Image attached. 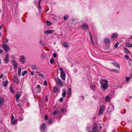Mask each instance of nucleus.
<instances>
[{
	"mask_svg": "<svg viewBox=\"0 0 132 132\" xmlns=\"http://www.w3.org/2000/svg\"><path fill=\"white\" fill-rule=\"evenodd\" d=\"M40 85H38L36 86V88L38 89H39L40 88Z\"/></svg>",
	"mask_w": 132,
	"mask_h": 132,
	"instance_id": "3c124183",
	"label": "nucleus"
},
{
	"mask_svg": "<svg viewBox=\"0 0 132 132\" xmlns=\"http://www.w3.org/2000/svg\"><path fill=\"white\" fill-rule=\"evenodd\" d=\"M3 52V50H2L0 49V54L2 53Z\"/></svg>",
	"mask_w": 132,
	"mask_h": 132,
	"instance_id": "bf43d9fd",
	"label": "nucleus"
},
{
	"mask_svg": "<svg viewBox=\"0 0 132 132\" xmlns=\"http://www.w3.org/2000/svg\"><path fill=\"white\" fill-rule=\"evenodd\" d=\"M62 68H60V71H62Z\"/></svg>",
	"mask_w": 132,
	"mask_h": 132,
	"instance_id": "338daca9",
	"label": "nucleus"
},
{
	"mask_svg": "<svg viewBox=\"0 0 132 132\" xmlns=\"http://www.w3.org/2000/svg\"><path fill=\"white\" fill-rule=\"evenodd\" d=\"M9 55L8 53H7L5 57L4 58V60L5 61V64H6L9 61Z\"/></svg>",
	"mask_w": 132,
	"mask_h": 132,
	"instance_id": "0eeeda50",
	"label": "nucleus"
},
{
	"mask_svg": "<svg viewBox=\"0 0 132 132\" xmlns=\"http://www.w3.org/2000/svg\"><path fill=\"white\" fill-rule=\"evenodd\" d=\"M62 92H63V93H62V96L63 97H65V95H66V92L65 90L64 91V90L63 89L62 90Z\"/></svg>",
	"mask_w": 132,
	"mask_h": 132,
	"instance_id": "bb28decb",
	"label": "nucleus"
},
{
	"mask_svg": "<svg viewBox=\"0 0 132 132\" xmlns=\"http://www.w3.org/2000/svg\"><path fill=\"white\" fill-rule=\"evenodd\" d=\"M3 76V75L2 74H1L0 76V78H2Z\"/></svg>",
	"mask_w": 132,
	"mask_h": 132,
	"instance_id": "4d7b16f0",
	"label": "nucleus"
},
{
	"mask_svg": "<svg viewBox=\"0 0 132 132\" xmlns=\"http://www.w3.org/2000/svg\"><path fill=\"white\" fill-rule=\"evenodd\" d=\"M127 46L129 47H132V44H131L130 43H129L127 45Z\"/></svg>",
	"mask_w": 132,
	"mask_h": 132,
	"instance_id": "a18cd8bd",
	"label": "nucleus"
},
{
	"mask_svg": "<svg viewBox=\"0 0 132 132\" xmlns=\"http://www.w3.org/2000/svg\"><path fill=\"white\" fill-rule=\"evenodd\" d=\"M129 79H130V78H129V77H126V80L127 81H128L129 80Z\"/></svg>",
	"mask_w": 132,
	"mask_h": 132,
	"instance_id": "09e8293b",
	"label": "nucleus"
},
{
	"mask_svg": "<svg viewBox=\"0 0 132 132\" xmlns=\"http://www.w3.org/2000/svg\"><path fill=\"white\" fill-rule=\"evenodd\" d=\"M4 99L2 97H0V107L3 104Z\"/></svg>",
	"mask_w": 132,
	"mask_h": 132,
	"instance_id": "dca6fc26",
	"label": "nucleus"
},
{
	"mask_svg": "<svg viewBox=\"0 0 132 132\" xmlns=\"http://www.w3.org/2000/svg\"><path fill=\"white\" fill-rule=\"evenodd\" d=\"M15 58V57L14 56H13V55H12V59H14Z\"/></svg>",
	"mask_w": 132,
	"mask_h": 132,
	"instance_id": "13d9d810",
	"label": "nucleus"
},
{
	"mask_svg": "<svg viewBox=\"0 0 132 132\" xmlns=\"http://www.w3.org/2000/svg\"><path fill=\"white\" fill-rule=\"evenodd\" d=\"M81 27L84 29H88V28L89 26L87 24H83L81 25Z\"/></svg>",
	"mask_w": 132,
	"mask_h": 132,
	"instance_id": "9b49d317",
	"label": "nucleus"
},
{
	"mask_svg": "<svg viewBox=\"0 0 132 132\" xmlns=\"http://www.w3.org/2000/svg\"><path fill=\"white\" fill-rule=\"evenodd\" d=\"M59 88L57 87H55L54 88L53 91L54 93H57L58 92L59 90Z\"/></svg>",
	"mask_w": 132,
	"mask_h": 132,
	"instance_id": "6ab92c4d",
	"label": "nucleus"
},
{
	"mask_svg": "<svg viewBox=\"0 0 132 132\" xmlns=\"http://www.w3.org/2000/svg\"><path fill=\"white\" fill-rule=\"evenodd\" d=\"M8 41V39L7 38L6 39V41L5 42V43H7V42Z\"/></svg>",
	"mask_w": 132,
	"mask_h": 132,
	"instance_id": "052dcab7",
	"label": "nucleus"
},
{
	"mask_svg": "<svg viewBox=\"0 0 132 132\" xmlns=\"http://www.w3.org/2000/svg\"><path fill=\"white\" fill-rule=\"evenodd\" d=\"M54 61V59H53L52 58L50 60V62L51 64H53Z\"/></svg>",
	"mask_w": 132,
	"mask_h": 132,
	"instance_id": "79ce46f5",
	"label": "nucleus"
},
{
	"mask_svg": "<svg viewBox=\"0 0 132 132\" xmlns=\"http://www.w3.org/2000/svg\"><path fill=\"white\" fill-rule=\"evenodd\" d=\"M3 85L5 87H6L7 85L8 84V81L6 80L3 83Z\"/></svg>",
	"mask_w": 132,
	"mask_h": 132,
	"instance_id": "5701e85b",
	"label": "nucleus"
},
{
	"mask_svg": "<svg viewBox=\"0 0 132 132\" xmlns=\"http://www.w3.org/2000/svg\"><path fill=\"white\" fill-rule=\"evenodd\" d=\"M11 120H13L14 119V116L13 114H12L11 117Z\"/></svg>",
	"mask_w": 132,
	"mask_h": 132,
	"instance_id": "a19ab883",
	"label": "nucleus"
},
{
	"mask_svg": "<svg viewBox=\"0 0 132 132\" xmlns=\"http://www.w3.org/2000/svg\"><path fill=\"white\" fill-rule=\"evenodd\" d=\"M3 27V26L1 25L0 26V29H1Z\"/></svg>",
	"mask_w": 132,
	"mask_h": 132,
	"instance_id": "69168bd1",
	"label": "nucleus"
},
{
	"mask_svg": "<svg viewBox=\"0 0 132 132\" xmlns=\"http://www.w3.org/2000/svg\"><path fill=\"white\" fill-rule=\"evenodd\" d=\"M61 111L62 112V113L63 114H64L65 112V109L64 108H63L61 110Z\"/></svg>",
	"mask_w": 132,
	"mask_h": 132,
	"instance_id": "4c0bfd02",
	"label": "nucleus"
},
{
	"mask_svg": "<svg viewBox=\"0 0 132 132\" xmlns=\"http://www.w3.org/2000/svg\"><path fill=\"white\" fill-rule=\"evenodd\" d=\"M63 98L62 97H61L59 100V101L60 102H62L63 101Z\"/></svg>",
	"mask_w": 132,
	"mask_h": 132,
	"instance_id": "37998d69",
	"label": "nucleus"
},
{
	"mask_svg": "<svg viewBox=\"0 0 132 132\" xmlns=\"http://www.w3.org/2000/svg\"><path fill=\"white\" fill-rule=\"evenodd\" d=\"M12 85H11L10 86V91L11 93H13L14 92V91L13 89L12 88Z\"/></svg>",
	"mask_w": 132,
	"mask_h": 132,
	"instance_id": "c85d7f7f",
	"label": "nucleus"
},
{
	"mask_svg": "<svg viewBox=\"0 0 132 132\" xmlns=\"http://www.w3.org/2000/svg\"><path fill=\"white\" fill-rule=\"evenodd\" d=\"M38 9L39 12L40 13H41V7L40 6V5H38Z\"/></svg>",
	"mask_w": 132,
	"mask_h": 132,
	"instance_id": "e433bc0d",
	"label": "nucleus"
},
{
	"mask_svg": "<svg viewBox=\"0 0 132 132\" xmlns=\"http://www.w3.org/2000/svg\"><path fill=\"white\" fill-rule=\"evenodd\" d=\"M39 43L41 45H42L43 46H44V43L42 40H40L39 42Z\"/></svg>",
	"mask_w": 132,
	"mask_h": 132,
	"instance_id": "ea45409f",
	"label": "nucleus"
},
{
	"mask_svg": "<svg viewBox=\"0 0 132 132\" xmlns=\"http://www.w3.org/2000/svg\"><path fill=\"white\" fill-rule=\"evenodd\" d=\"M90 39L91 40V42H92L93 44L94 41H93L92 40V36H91V37L90 38Z\"/></svg>",
	"mask_w": 132,
	"mask_h": 132,
	"instance_id": "603ef678",
	"label": "nucleus"
},
{
	"mask_svg": "<svg viewBox=\"0 0 132 132\" xmlns=\"http://www.w3.org/2000/svg\"><path fill=\"white\" fill-rule=\"evenodd\" d=\"M111 64L113 65L115 67L119 68L120 67V65L119 64L117 63L116 61L112 62Z\"/></svg>",
	"mask_w": 132,
	"mask_h": 132,
	"instance_id": "f8f14e48",
	"label": "nucleus"
},
{
	"mask_svg": "<svg viewBox=\"0 0 132 132\" xmlns=\"http://www.w3.org/2000/svg\"><path fill=\"white\" fill-rule=\"evenodd\" d=\"M63 18L64 20H66L68 18L66 16H64L63 17Z\"/></svg>",
	"mask_w": 132,
	"mask_h": 132,
	"instance_id": "5fc2aeb1",
	"label": "nucleus"
},
{
	"mask_svg": "<svg viewBox=\"0 0 132 132\" xmlns=\"http://www.w3.org/2000/svg\"><path fill=\"white\" fill-rule=\"evenodd\" d=\"M68 96L70 97L71 94V88H68Z\"/></svg>",
	"mask_w": 132,
	"mask_h": 132,
	"instance_id": "aec40b11",
	"label": "nucleus"
},
{
	"mask_svg": "<svg viewBox=\"0 0 132 132\" xmlns=\"http://www.w3.org/2000/svg\"><path fill=\"white\" fill-rule=\"evenodd\" d=\"M117 36V34L116 33H115L112 34L111 36V37L113 38H114Z\"/></svg>",
	"mask_w": 132,
	"mask_h": 132,
	"instance_id": "cd10ccee",
	"label": "nucleus"
},
{
	"mask_svg": "<svg viewBox=\"0 0 132 132\" xmlns=\"http://www.w3.org/2000/svg\"><path fill=\"white\" fill-rule=\"evenodd\" d=\"M52 122V120L51 119H50V120L48 121V122L50 124H51Z\"/></svg>",
	"mask_w": 132,
	"mask_h": 132,
	"instance_id": "de8ad7c7",
	"label": "nucleus"
},
{
	"mask_svg": "<svg viewBox=\"0 0 132 132\" xmlns=\"http://www.w3.org/2000/svg\"><path fill=\"white\" fill-rule=\"evenodd\" d=\"M54 32V31L53 29H50L49 30H45L44 31V33L45 34H51Z\"/></svg>",
	"mask_w": 132,
	"mask_h": 132,
	"instance_id": "1a4fd4ad",
	"label": "nucleus"
},
{
	"mask_svg": "<svg viewBox=\"0 0 132 132\" xmlns=\"http://www.w3.org/2000/svg\"><path fill=\"white\" fill-rule=\"evenodd\" d=\"M21 95L19 94H17L16 96V99L17 100L19 99Z\"/></svg>",
	"mask_w": 132,
	"mask_h": 132,
	"instance_id": "2f4dec72",
	"label": "nucleus"
},
{
	"mask_svg": "<svg viewBox=\"0 0 132 132\" xmlns=\"http://www.w3.org/2000/svg\"><path fill=\"white\" fill-rule=\"evenodd\" d=\"M40 129L42 130L43 131H44L46 128V125L45 123H43L40 126Z\"/></svg>",
	"mask_w": 132,
	"mask_h": 132,
	"instance_id": "4468645a",
	"label": "nucleus"
},
{
	"mask_svg": "<svg viewBox=\"0 0 132 132\" xmlns=\"http://www.w3.org/2000/svg\"><path fill=\"white\" fill-rule=\"evenodd\" d=\"M56 83L60 85V87H61L63 85V82L59 78H57L55 80Z\"/></svg>",
	"mask_w": 132,
	"mask_h": 132,
	"instance_id": "20e7f679",
	"label": "nucleus"
},
{
	"mask_svg": "<svg viewBox=\"0 0 132 132\" xmlns=\"http://www.w3.org/2000/svg\"><path fill=\"white\" fill-rule=\"evenodd\" d=\"M28 72L26 70L24 71L22 73V76H24L25 74H27Z\"/></svg>",
	"mask_w": 132,
	"mask_h": 132,
	"instance_id": "7c9ffc66",
	"label": "nucleus"
},
{
	"mask_svg": "<svg viewBox=\"0 0 132 132\" xmlns=\"http://www.w3.org/2000/svg\"><path fill=\"white\" fill-rule=\"evenodd\" d=\"M31 67L34 70H35L36 69V66L35 64L32 65Z\"/></svg>",
	"mask_w": 132,
	"mask_h": 132,
	"instance_id": "c756f323",
	"label": "nucleus"
},
{
	"mask_svg": "<svg viewBox=\"0 0 132 132\" xmlns=\"http://www.w3.org/2000/svg\"><path fill=\"white\" fill-rule=\"evenodd\" d=\"M96 85L95 84H93L90 85V88L93 90L94 91L96 87Z\"/></svg>",
	"mask_w": 132,
	"mask_h": 132,
	"instance_id": "2eb2a0df",
	"label": "nucleus"
},
{
	"mask_svg": "<svg viewBox=\"0 0 132 132\" xmlns=\"http://www.w3.org/2000/svg\"><path fill=\"white\" fill-rule=\"evenodd\" d=\"M104 41L106 44L109 43L110 42V39L108 38H105L104 39Z\"/></svg>",
	"mask_w": 132,
	"mask_h": 132,
	"instance_id": "a211bd4d",
	"label": "nucleus"
},
{
	"mask_svg": "<svg viewBox=\"0 0 132 132\" xmlns=\"http://www.w3.org/2000/svg\"><path fill=\"white\" fill-rule=\"evenodd\" d=\"M108 82L107 80H102L100 82L101 84V87L105 89H106L108 87Z\"/></svg>",
	"mask_w": 132,
	"mask_h": 132,
	"instance_id": "f03ea898",
	"label": "nucleus"
},
{
	"mask_svg": "<svg viewBox=\"0 0 132 132\" xmlns=\"http://www.w3.org/2000/svg\"><path fill=\"white\" fill-rule=\"evenodd\" d=\"M102 128L101 126H98L97 123L95 122L93 125L92 131V132H100Z\"/></svg>",
	"mask_w": 132,
	"mask_h": 132,
	"instance_id": "f257e3e1",
	"label": "nucleus"
},
{
	"mask_svg": "<svg viewBox=\"0 0 132 132\" xmlns=\"http://www.w3.org/2000/svg\"><path fill=\"white\" fill-rule=\"evenodd\" d=\"M21 73V68L19 67L18 68V75L19 76H20Z\"/></svg>",
	"mask_w": 132,
	"mask_h": 132,
	"instance_id": "4be33fe9",
	"label": "nucleus"
},
{
	"mask_svg": "<svg viewBox=\"0 0 132 132\" xmlns=\"http://www.w3.org/2000/svg\"><path fill=\"white\" fill-rule=\"evenodd\" d=\"M124 49L125 50L124 51L125 53H128L129 52V51L126 48H124Z\"/></svg>",
	"mask_w": 132,
	"mask_h": 132,
	"instance_id": "72a5a7b5",
	"label": "nucleus"
},
{
	"mask_svg": "<svg viewBox=\"0 0 132 132\" xmlns=\"http://www.w3.org/2000/svg\"><path fill=\"white\" fill-rule=\"evenodd\" d=\"M105 99L106 102H108L111 100V98L108 96H107L105 97Z\"/></svg>",
	"mask_w": 132,
	"mask_h": 132,
	"instance_id": "412c9836",
	"label": "nucleus"
},
{
	"mask_svg": "<svg viewBox=\"0 0 132 132\" xmlns=\"http://www.w3.org/2000/svg\"><path fill=\"white\" fill-rule=\"evenodd\" d=\"M17 121V120L16 119H15L13 121L11 122V123L12 124H14L16 123Z\"/></svg>",
	"mask_w": 132,
	"mask_h": 132,
	"instance_id": "473e14b6",
	"label": "nucleus"
},
{
	"mask_svg": "<svg viewBox=\"0 0 132 132\" xmlns=\"http://www.w3.org/2000/svg\"><path fill=\"white\" fill-rule=\"evenodd\" d=\"M125 57L129 61H131V59L128 55H126L125 56Z\"/></svg>",
	"mask_w": 132,
	"mask_h": 132,
	"instance_id": "393cba45",
	"label": "nucleus"
},
{
	"mask_svg": "<svg viewBox=\"0 0 132 132\" xmlns=\"http://www.w3.org/2000/svg\"><path fill=\"white\" fill-rule=\"evenodd\" d=\"M14 82L16 83H17L19 82L18 78L17 76L14 77L13 78Z\"/></svg>",
	"mask_w": 132,
	"mask_h": 132,
	"instance_id": "f3484780",
	"label": "nucleus"
},
{
	"mask_svg": "<svg viewBox=\"0 0 132 132\" xmlns=\"http://www.w3.org/2000/svg\"><path fill=\"white\" fill-rule=\"evenodd\" d=\"M53 56L54 57L56 58L57 57V55L56 53H54L53 54Z\"/></svg>",
	"mask_w": 132,
	"mask_h": 132,
	"instance_id": "49530a36",
	"label": "nucleus"
},
{
	"mask_svg": "<svg viewBox=\"0 0 132 132\" xmlns=\"http://www.w3.org/2000/svg\"><path fill=\"white\" fill-rule=\"evenodd\" d=\"M20 62L22 63L23 64H24L25 63V57L24 56L21 55L20 56Z\"/></svg>",
	"mask_w": 132,
	"mask_h": 132,
	"instance_id": "6e6552de",
	"label": "nucleus"
},
{
	"mask_svg": "<svg viewBox=\"0 0 132 132\" xmlns=\"http://www.w3.org/2000/svg\"><path fill=\"white\" fill-rule=\"evenodd\" d=\"M17 106H21V104L20 103L18 104H17Z\"/></svg>",
	"mask_w": 132,
	"mask_h": 132,
	"instance_id": "e2e57ef3",
	"label": "nucleus"
},
{
	"mask_svg": "<svg viewBox=\"0 0 132 132\" xmlns=\"http://www.w3.org/2000/svg\"><path fill=\"white\" fill-rule=\"evenodd\" d=\"M36 72L39 76H41V77L43 78V79H44V75H43L42 73H40V72H37V71H36Z\"/></svg>",
	"mask_w": 132,
	"mask_h": 132,
	"instance_id": "b1692460",
	"label": "nucleus"
},
{
	"mask_svg": "<svg viewBox=\"0 0 132 132\" xmlns=\"http://www.w3.org/2000/svg\"><path fill=\"white\" fill-rule=\"evenodd\" d=\"M58 112L57 111H55L53 113V114L54 115H55L56 114L58 113Z\"/></svg>",
	"mask_w": 132,
	"mask_h": 132,
	"instance_id": "864d4df0",
	"label": "nucleus"
},
{
	"mask_svg": "<svg viewBox=\"0 0 132 132\" xmlns=\"http://www.w3.org/2000/svg\"><path fill=\"white\" fill-rule=\"evenodd\" d=\"M72 21L73 22L74 21V20L73 19H72Z\"/></svg>",
	"mask_w": 132,
	"mask_h": 132,
	"instance_id": "774afa93",
	"label": "nucleus"
},
{
	"mask_svg": "<svg viewBox=\"0 0 132 132\" xmlns=\"http://www.w3.org/2000/svg\"><path fill=\"white\" fill-rule=\"evenodd\" d=\"M47 25L48 26H50L52 25V23L49 21L47 20L46 21Z\"/></svg>",
	"mask_w": 132,
	"mask_h": 132,
	"instance_id": "a878e982",
	"label": "nucleus"
},
{
	"mask_svg": "<svg viewBox=\"0 0 132 132\" xmlns=\"http://www.w3.org/2000/svg\"><path fill=\"white\" fill-rule=\"evenodd\" d=\"M61 78L63 80H64L65 78V74L63 71H61L60 73Z\"/></svg>",
	"mask_w": 132,
	"mask_h": 132,
	"instance_id": "423d86ee",
	"label": "nucleus"
},
{
	"mask_svg": "<svg viewBox=\"0 0 132 132\" xmlns=\"http://www.w3.org/2000/svg\"><path fill=\"white\" fill-rule=\"evenodd\" d=\"M87 130H88V132L90 131V125H88L87 127Z\"/></svg>",
	"mask_w": 132,
	"mask_h": 132,
	"instance_id": "f704fd0d",
	"label": "nucleus"
},
{
	"mask_svg": "<svg viewBox=\"0 0 132 132\" xmlns=\"http://www.w3.org/2000/svg\"><path fill=\"white\" fill-rule=\"evenodd\" d=\"M111 71H113L114 72H116V73H119L118 71L116 69H112L111 70Z\"/></svg>",
	"mask_w": 132,
	"mask_h": 132,
	"instance_id": "58836bf2",
	"label": "nucleus"
},
{
	"mask_svg": "<svg viewBox=\"0 0 132 132\" xmlns=\"http://www.w3.org/2000/svg\"><path fill=\"white\" fill-rule=\"evenodd\" d=\"M12 64L13 66L14 69H15L17 68V63L16 62L15 60L12 61Z\"/></svg>",
	"mask_w": 132,
	"mask_h": 132,
	"instance_id": "9d476101",
	"label": "nucleus"
},
{
	"mask_svg": "<svg viewBox=\"0 0 132 132\" xmlns=\"http://www.w3.org/2000/svg\"><path fill=\"white\" fill-rule=\"evenodd\" d=\"M45 100L46 101H47L48 100V99L47 98H45Z\"/></svg>",
	"mask_w": 132,
	"mask_h": 132,
	"instance_id": "0e129e2a",
	"label": "nucleus"
},
{
	"mask_svg": "<svg viewBox=\"0 0 132 132\" xmlns=\"http://www.w3.org/2000/svg\"><path fill=\"white\" fill-rule=\"evenodd\" d=\"M41 0H39V2H38V5H40V3Z\"/></svg>",
	"mask_w": 132,
	"mask_h": 132,
	"instance_id": "680f3d73",
	"label": "nucleus"
},
{
	"mask_svg": "<svg viewBox=\"0 0 132 132\" xmlns=\"http://www.w3.org/2000/svg\"><path fill=\"white\" fill-rule=\"evenodd\" d=\"M105 106L104 105H102L100 107L98 114L99 115H100L103 113L105 109Z\"/></svg>",
	"mask_w": 132,
	"mask_h": 132,
	"instance_id": "39448f33",
	"label": "nucleus"
},
{
	"mask_svg": "<svg viewBox=\"0 0 132 132\" xmlns=\"http://www.w3.org/2000/svg\"><path fill=\"white\" fill-rule=\"evenodd\" d=\"M31 75L32 76H33L34 75V72L31 71Z\"/></svg>",
	"mask_w": 132,
	"mask_h": 132,
	"instance_id": "6e6d98bb",
	"label": "nucleus"
},
{
	"mask_svg": "<svg viewBox=\"0 0 132 132\" xmlns=\"http://www.w3.org/2000/svg\"><path fill=\"white\" fill-rule=\"evenodd\" d=\"M1 46L4 50L6 52H8L10 50V48L9 46L6 44H2Z\"/></svg>",
	"mask_w": 132,
	"mask_h": 132,
	"instance_id": "7ed1b4c3",
	"label": "nucleus"
},
{
	"mask_svg": "<svg viewBox=\"0 0 132 132\" xmlns=\"http://www.w3.org/2000/svg\"><path fill=\"white\" fill-rule=\"evenodd\" d=\"M44 85L46 86H47V82L45 80L44 81Z\"/></svg>",
	"mask_w": 132,
	"mask_h": 132,
	"instance_id": "c03bdc74",
	"label": "nucleus"
},
{
	"mask_svg": "<svg viewBox=\"0 0 132 132\" xmlns=\"http://www.w3.org/2000/svg\"><path fill=\"white\" fill-rule=\"evenodd\" d=\"M119 44V43L118 42H116L115 44L114 45V47L116 48H117L118 47V45Z\"/></svg>",
	"mask_w": 132,
	"mask_h": 132,
	"instance_id": "c9c22d12",
	"label": "nucleus"
},
{
	"mask_svg": "<svg viewBox=\"0 0 132 132\" xmlns=\"http://www.w3.org/2000/svg\"><path fill=\"white\" fill-rule=\"evenodd\" d=\"M62 45L64 47L68 48L69 47V45L67 42H64L62 43Z\"/></svg>",
	"mask_w": 132,
	"mask_h": 132,
	"instance_id": "ddd939ff",
	"label": "nucleus"
},
{
	"mask_svg": "<svg viewBox=\"0 0 132 132\" xmlns=\"http://www.w3.org/2000/svg\"><path fill=\"white\" fill-rule=\"evenodd\" d=\"M45 119L46 120H47L48 118V117L47 115L46 114L45 115Z\"/></svg>",
	"mask_w": 132,
	"mask_h": 132,
	"instance_id": "8fccbe9b",
	"label": "nucleus"
}]
</instances>
